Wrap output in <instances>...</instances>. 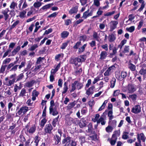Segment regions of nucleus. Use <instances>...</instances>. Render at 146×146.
<instances>
[{"label": "nucleus", "mask_w": 146, "mask_h": 146, "mask_svg": "<svg viewBox=\"0 0 146 146\" xmlns=\"http://www.w3.org/2000/svg\"><path fill=\"white\" fill-rule=\"evenodd\" d=\"M127 41V40L125 39L122 40L120 44L118 45L117 48H120V50H121L122 46L126 43Z\"/></svg>", "instance_id": "f704fd0d"}, {"label": "nucleus", "mask_w": 146, "mask_h": 146, "mask_svg": "<svg viewBox=\"0 0 146 146\" xmlns=\"http://www.w3.org/2000/svg\"><path fill=\"white\" fill-rule=\"evenodd\" d=\"M54 5L53 3H51L46 5L43 6L40 9V10H46L50 8L52 6Z\"/></svg>", "instance_id": "4be33fe9"}, {"label": "nucleus", "mask_w": 146, "mask_h": 146, "mask_svg": "<svg viewBox=\"0 0 146 146\" xmlns=\"http://www.w3.org/2000/svg\"><path fill=\"white\" fill-rule=\"evenodd\" d=\"M141 108L140 105H137L133 108L131 111L133 113H137L141 112Z\"/></svg>", "instance_id": "4468645a"}, {"label": "nucleus", "mask_w": 146, "mask_h": 146, "mask_svg": "<svg viewBox=\"0 0 146 146\" xmlns=\"http://www.w3.org/2000/svg\"><path fill=\"white\" fill-rule=\"evenodd\" d=\"M88 127V132L92 133V130H93V127L92 125V123H90L87 125Z\"/></svg>", "instance_id": "4c0bfd02"}, {"label": "nucleus", "mask_w": 146, "mask_h": 146, "mask_svg": "<svg viewBox=\"0 0 146 146\" xmlns=\"http://www.w3.org/2000/svg\"><path fill=\"white\" fill-rule=\"evenodd\" d=\"M33 102L31 100V99H29L27 100V101L26 102V104L29 106H32V104H33Z\"/></svg>", "instance_id": "6e6d98bb"}, {"label": "nucleus", "mask_w": 146, "mask_h": 146, "mask_svg": "<svg viewBox=\"0 0 146 146\" xmlns=\"http://www.w3.org/2000/svg\"><path fill=\"white\" fill-rule=\"evenodd\" d=\"M64 25L66 26H68L70 24L72 23V19H68L64 20Z\"/></svg>", "instance_id": "864d4df0"}, {"label": "nucleus", "mask_w": 146, "mask_h": 146, "mask_svg": "<svg viewBox=\"0 0 146 146\" xmlns=\"http://www.w3.org/2000/svg\"><path fill=\"white\" fill-rule=\"evenodd\" d=\"M52 129L53 127L50 123L46 124L44 127V132L46 133L51 134L52 133Z\"/></svg>", "instance_id": "9d476101"}, {"label": "nucleus", "mask_w": 146, "mask_h": 146, "mask_svg": "<svg viewBox=\"0 0 146 146\" xmlns=\"http://www.w3.org/2000/svg\"><path fill=\"white\" fill-rule=\"evenodd\" d=\"M116 82V79L115 78H112V80L110 81V87L111 88H113L114 87L115 85V83Z\"/></svg>", "instance_id": "a19ab883"}, {"label": "nucleus", "mask_w": 146, "mask_h": 146, "mask_svg": "<svg viewBox=\"0 0 146 146\" xmlns=\"http://www.w3.org/2000/svg\"><path fill=\"white\" fill-rule=\"evenodd\" d=\"M36 129V127L35 125H31L29 129L28 130V131L29 133L31 134H33L34 133Z\"/></svg>", "instance_id": "5701e85b"}, {"label": "nucleus", "mask_w": 146, "mask_h": 146, "mask_svg": "<svg viewBox=\"0 0 146 146\" xmlns=\"http://www.w3.org/2000/svg\"><path fill=\"white\" fill-rule=\"evenodd\" d=\"M50 106L49 108V113L53 116L58 115V112L57 110L58 106L55 105L54 100H51L50 102Z\"/></svg>", "instance_id": "7ed1b4c3"}, {"label": "nucleus", "mask_w": 146, "mask_h": 146, "mask_svg": "<svg viewBox=\"0 0 146 146\" xmlns=\"http://www.w3.org/2000/svg\"><path fill=\"white\" fill-rule=\"evenodd\" d=\"M69 34V33L66 31H63L61 34V37L63 38L67 37Z\"/></svg>", "instance_id": "b1692460"}, {"label": "nucleus", "mask_w": 146, "mask_h": 146, "mask_svg": "<svg viewBox=\"0 0 146 146\" xmlns=\"http://www.w3.org/2000/svg\"><path fill=\"white\" fill-rule=\"evenodd\" d=\"M59 117V115H58L57 117L53 119V121L52 122V124L54 127H55L56 126L57 124V122L58 121V119Z\"/></svg>", "instance_id": "e433bc0d"}, {"label": "nucleus", "mask_w": 146, "mask_h": 146, "mask_svg": "<svg viewBox=\"0 0 146 146\" xmlns=\"http://www.w3.org/2000/svg\"><path fill=\"white\" fill-rule=\"evenodd\" d=\"M87 39V36L86 35H83L80 37L79 41L82 40L83 42L85 41Z\"/></svg>", "instance_id": "09e8293b"}, {"label": "nucleus", "mask_w": 146, "mask_h": 146, "mask_svg": "<svg viewBox=\"0 0 146 146\" xmlns=\"http://www.w3.org/2000/svg\"><path fill=\"white\" fill-rule=\"evenodd\" d=\"M87 45V43L84 44L82 46L78 48V52L79 53H81L83 52L85 50V48Z\"/></svg>", "instance_id": "c85d7f7f"}, {"label": "nucleus", "mask_w": 146, "mask_h": 146, "mask_svg": "<svg viewBox=\"0 0 146 146\" xmlns=\"http://www.w3.org/2000/svg\"><path fill=\"white\" fill-rule=\"evenodd\" d=\"M116 37L114 34L112 33L108 37V40L110 42H112L116 39Z\"/></svg>", "instance_id": "412c9836"}, {"label": "nucleus", "mask_w": 146, "mask_h": 146, "mask_svg": "<svg viewBox=\"0 0 146 146\" xmlns=\"http://www.w3.org/2000/svg\"><path fill=\"white\" fill-rule=\"evenodd\" d=\"M134 86L128 84V92L132 93L135 91Z\"/></svg>", "instance_id": "c756f323"}, {"label": "nucleus", "mask_w": 146, "mask_h": 146, "mask_svg": "<svg viewBox=\"0 0 146 146\" xmlns=\"http://www.w3.org/2000/svg\"><path fill=\"white\" fill-rule=\"evenodd\" d=\"M58 14V13L57 12H54L50 15H49L48 16V18H50L51 17H55Z\"/></svg>", "instance_id": "4d7b16f0"}, {"label": "nucleus", "mask_w": 146, "mask_h": 146, "mask_svg": "<svg viewBox=\"0 0 146 146\" xmlns=\"http://www.w3.org/2000/svg\"><path fill=\"white\" fill-rule=\"evenodd\" d=\"M43 117L44 118L41 120L40 123V127L42 128L44 127L47 121V120L46 119V117Z\"/></svg>", "instance_id": "72a5a7b5"}, {"label": "nucleus", "mask_w": 146, "mask_h": 146, "mask_svg": "<svg viewBox=\"0 0 146 146\" xmlns=\"http://www.w3.org/2000/svg\"><path fill=\"white\" fill-rule=\"evenodd\" d=\"M107 55V52L106 51H102L100 55V59L103 60L105 59Z\"/></svg>", "instance_id": "a878e982"}, {"label": "nucleus", "mask_w": 146, "mask_h": 146, "mask_svg": "<svg viewBox=\"0 0 146 146\" xmlns=\"http://www.w3.org/2000/svg\"><path fill=\"white\" fill-rule=\"evenodd\" d=\"M24 77V75L23 73H21L17 76L16 74H13L10 76L9 78L11 80L9 81L6 85L8 86H11L15 82L21 80Z\"/></svg>", "instance_id": "f257e3e1"}, {"label": "nucleus", "mask_w": 146, "mask_h": 146, "mask_svg": "<svg viewBox=\"0 0 146 146\" xmlns=\"http://www.w3.org/2000/svg\"><path fill=\"white\" fill-rule=\"evenodd\" d=\"M20 23V21L19 20H17L9 28L10 31L12 30L13 29L15 28Z\"/></svg>", "instance_id": "bb28decb"}, {"label": "nucleus", "mask_w": 146, "mask_h": 146, "mask_svg": "<svg viewBox=\"0 0 146 146\" xmlns=\"http://www.w3.org/2000/svg\"><path fill=\"white\" fill-rule=\"evenodd\" d=\"M81 44V42L78 41L73 46V48L75 49H78L79 47Z\"/></svg>", "instance_id": "49530a36"}, {"label": "nucleus", "mask_w": 146, "mask_h": 146, "mask_svg": "<svg viewBox=\"0 0 146 146\" xmlns=\"http://www.w3.org/2000/svg\"><path fill=\"white\" fill-rule=\"evenodd\" d=\"M16 105L14 104L12 102H10L8 104V111L9 112L10 110L11 111H12L15 110Z\"/></svg>", "instance_id": "dca6fc26"}, {"label": "nucleus", "mask_w": 146, "mask_h": 146, "mask_svg": "<svg viewBox=\"0 0 146 146\" xmlns=\"http://www.w3.org/2000/svg\"><path fill=\"white\" fill-rule=\"evenodd\" d=\"M42 5V3L40 1L35 2L33 4L34 7L35 8H38Z\"/></svg>", "instance_id": "79ce46f5"}, {"label": "nucleus", "mask_w": 146, "mask_h": 146, "mask_svg": "<svg viewBox=\"0 0 146 146\" xmlns=\"http://www.w3.org/2000/svg\"><path fill=\"white\" fill-rule=\"evenodd\" d=\"M99 0H94V4L96 7H99L100 5Z\"/></svg>", "instance_id": "69168bd1"}, {"label": "nucleus", "mask_w": 146, "mask_h": 146, "mask_svg": "<svg viewBox=\"0 0 146 146\" xmlns=\"http://www.w3.org/2000/svg\"><path fill=\"white\" fill-rule=\"evenodd\" d=\"M29 108L26 106L21 107L19 110L16 113V117H19V115L23 113V114H25L29 110Z\"/></svg>", "instance_id": "423d86ee"}, {"label": "nucleus", "mask_w": 146, "mask_h": 146, "mask_svg": "<svg viewBox=\"0 0 146 146\" xmlns=\"http://www.w3.org/2000/svg\"><path fill=\"white\" fill-rule=\"evenodd\" d=\"M109 47L110 50H112V52L110 54L109 57L110 58H112L113 56L115 55L117 53V48L115 47H113V44H110Z\"/></svg>", "instance_id": "1a4fd4ad"}, {"label": "nucleus", "mask_w": 146, "mask_h": 146, "mask_svg": "<svg viewBox=\"0 0 146 146\" xmlns=\"http://www.w3.org/2000/svg\"><path fill=\"white\" fill-rule=\"evenodd\" d=\"M66 135H64L63 136L64 138L62 141V144H65L64 146H76L77 143L75 141L72 139L71 137L68 136L66 137Z\"/></svg>", "instance_id": "f03ea898"}, {"label": "nucleus", "mask_w": 146, "mask_h": 146, "mask_svg": "<svg viewBox=\"0 0 146 146\" xmlns=\"http://www.w3.org/2000/svg\"><path fill=\"white\" fill-rule=\"evenodd\" d=\"M62 55L63 56V54H58L57 55H56L55 57V60L57 61H58L60 60V58L61 57Z\"/></svg>", "instance_id": "e2e57ef3"}, {"label": "nucleus", "mask_w": 146, "mask_h": 146, "mask_svg": "<svg viewBox=\"0 0 146 146\" xmlns=\"http://www.w3.org/2000/svg\"><path fill=\"white\" fill-rule=\"evenodd\" d=\"M95 88V86L94 85L91 86L86 90V94L88 96L94 93V90Z\"/></svg>", "instance_id": "2eb2a0df"}, {"label": "nucleus", "mask_w": 146, "mask_h": 146, "mask_svg": "<svg viewBox=\"0 0 146 146\" xmlns=\"http://www.w3.org/2000/svg\"><path fill=\"white\" fill-rule=\"evenodd\" d=\"M93 38L95 39L96 41H99V39L100 38L98 35V33L95 31L93 32Z\"/></svg>", "instance_id": "473e14b6"}, {"label": "nucleus", "mask_w": 146, "mask_h": 146, "mask_svg": "<svg viewBox=\"0 0 146 146\" xmlns=\"http://www.w3.org/2000/svg\"><path fill=\"white\" fill-rule=\"evenodd\" d=\"M100 115L99 114H97L95 116L94 118H93L92 120L94 122H96L97 121V120L98 119Z\"/></svg>", "instance_id": "bf43d9fd"}, {"label": "nucleus", "mask_w": 146, "mask_h": 146, "mask_svg": "<svg viewBox=\"0 0 146 146\" xmlns=\"http://www.w3.org/2000/svg\"><path fill=\"white\" fill-rule=\"evenodd\" d=\"M137 139H140V141H141L142 143L143 146H146L145 144V138L144 134L143 133H141L140 134L138 133L137 135Z\"/></svg>", "instance_id": "0eeeda50"}, {"label": "nucleus", "mask_w": 146, "mask_h": 146, "mask_svg": "<svg viewBox=\"0 0 146 146\" xmlns=\"http://www.w3.org/2000/svg\"><path fill=\"white\" fill-rule=\"evenodd\" d=\"M115 67L114 65H113L109 67L106 71L104 73V74L105 76H108L111 70L115 69Z\"/></svg>", "instance_id": "a211bd4d"}, {"label": "nucleus", "mask_w": 146, "mask_h": 146, "mask_svg": "<svg viewBox=\"0 0 146 146\" xmlns=\"http://www.w3.org/2000/svg\"><path fill=\"white\" fill-rule=\"evenodd\" d=\"M74 119L71 117L66 118L65 121L67 125H70L74 123Z\"/></svg>", "instance_id": "aec40b11"}, {"label": "nucleus", "mask_w": 146, "mask_h": 146, "mask_svg": "<svg viewBox=\"0 0 146 146\" xmlns=\"http://www.w3.org/2000/svg\"><path fill=\"white\" fill-rule=\"evenodd\" d=\"M40 137L38 135L36 136L34 138L33 141L31 144V146H38Z\"/></svg>", "instance_id": "6e6552de"}, {"label": "nucleus", "mask_w": 146, "mask_h": 146, "mask_svg": "<svg viewBox=\"0 0 146 146\" xmlns=\"http://www.w3.org/2000/svg\"><path fill=\"white\" fill-rule=\"evenodd\" d=\"M129 97L131 98L133 101H135L137 99V96L136 94H133L129 95Z\"/></svg>", "instance_id": "c03bdc74"}, {"label": "nucleus", "mask_w": 146, "mask_h": 146, "mask_svg": "<svg viewBox=\"0 0 146 146\" xmlns=\"http://www.w3.org/2000/svg\"><path fill=\"white\" fill-rule=\"evenodd\" d=\"M17 3H15L14 1H13L11 3L10 6V7L11 9H14L15 7H17Z\"/></svg>", "instance_id": "8fccbe9b"}, {"label": "nucleus", "mask_w": 146, "mask_h": 146, "mask_svg": "<svg viewBox=\"0 0 146 146\" xmlns=\"http://www.w3.org/2000/svg\"><path fill=\"white\" fill-rule=\"evenodd\" d=\"M68 83L67 82H65L64 84L63 91L62 92V94L66 93L68 89Z\"/></svg>", "instance_id": "cd10ccee"}, {"label": "nucleus", "mask_w": 146, "mask_h": 146, "mask_svg": "<svg viewBox=\"0 0 146 146\" xmlns=\"http://www.w3.org/2000/svg\"><path fill=\"white\" fill-rule=\"evenodd\" d=\"M76 102L75 101H74L73 102L70 103L67 106V108L68 110H70L73 107H74L76 104Z\"/></svg>", "instance_id": "7c9ffc66"}, {"label": "nucleus", "mask_w": 146, "mask_h": 146, "mask_svg": "<svg viewBox=\"0 0 146 146\" xmlns=\"http://www.w3.org/2000/svg\"><path fill=\"white\" fill-rule=\"evenodd\" d=\"M11 59L10 58H6L3 60V62L2 65H4L9 63L11 61Z\"/></svg>", "instance_id": "603ef678"}, {"label": "nucleus", "mask_w": 146, "mask_h": 146, "mask_svg": "<svg viewBox=\"0 0 146 146\" xmlns=\"http://www.w3.org/2000/svg\"><path fill=\"white\" fill-rule=\"evenodd\" d=\"M138 1L140 3H141V7L138 9V11L141 12L144 8L145 6V3L143 0H138Z\"/></svg>", "instance_id": "393cba45"}, {"label": "nucleus", "mask_w": 146, "mask_h": 146, "mask_svg": "<svg viewBox=\"0 0 146 146\" xmlns=\"http://www.w3.org/2000/svg\"><path fill=\"white\" fill-rule=\"evenodd\" d=\"M81 60L79 57L76 58H71L69 60V62L72 64H74L75 66L78 65V63L81 62Z\"/></svg>", "instance_id": "9b49d317"}, {"label": "nucleus", "mask_w": 146, "mask_h": 146, "mask_svg": "<svg viewBox=\"0 0 146 146\" xmlns=\"http://www.w3.org/2000/svg\"><path fill=\"white\" fill-rule=\"evenodd\" d=\"M9 11V8H6L5 10L3 11L1 13L3 14L4 17V19L5 21H6L8 18L9 15L8 14V13Z\"/></svg>", "instance_id": "6ab92c4d"}, {"label": "nucleus", "mask_w": 146, "mask_h": 146, "mask_svg": "<svg viewBox=\"0 0 146 146\" xmlns=\"http://www.w3.org/2000/svg\"><path fill=\"white\" fill-rule=\"evenodd\" d=\"M89 11V9H88L87 11L84 12L83 13L82 17L83 18L85 19H87V18L89 17L88 14Z\"/></svg>", "instance_id": "de8ad7c7"}, {"label": "nucleus", "mask_w": 146, "mask_h": 146, "mask_svg": "<svg viewBox=\"0 0 146 146\" xmlns=\"http://www.w3.org/2000/svg\"><path fill=\"white\" fill-rule=\"evenodd\" d=\"M7 66L6 65H2L0 68V74H4L6 68Z\"/></svg>", "instance_id": "58836bf2"}, {"label": "nucleus", "mask_w": 146, "mask_h": 146, "mask_svg": "<svg viewBox=\"0 0 146 146\" xmlns=\"http://www.w3.org/2000/svg\"><path fill=\"white\" fill-rule=\"evenodd\" d=\"M68 43V42H66L63 43L60 48L62 49H65L66 47L67 46Z\"/></svg>", "instance_id": "338daca9"}, {"label": "nucleus", "mask_w": 146, "mask_h": 146, "mask_svg": "<svg viewBox=\"0 0 146 146\" xmlns=\"http://www.w3.org/2000/svg\"><path fill=\"white\" fill-rule=\"evenodd\" d=\"M118 21H111L110 23V32H112L117 27V25L118 24Z\"/></svg>", "instance_id": "f8f14e48"}, {"label": "nucleus", "mask_w": 146, "mask_h": 146, "mask_svg": "<svg viewBox=\"0 0 146 146\" xmlns=\"http://www.w3.org/2000/svg\"><path fill=\"white\" fill-rule=\"evenodd\" d=\"M138 142L135 143V146H143L142 143L141 141H140V139H138Z\"/></svg>", "instance_id": "774afa93"}, {"label": "nucleus", "mask_w": 146, "mask_h": 146, "mask_svg": "<svg viewBox=\"0 0 146 146\" xmlns=\"http://www.w3.org/2000/svg\"><path fill=\"white\" fill-rule=\"evenodd\" d=\"M35 81L32 80L30 82H27L25 84L26 87L28 88H30L33 86V84L34 83Z\"/></svg>", "instance_id": "2f4dec72"}, {"label": "nucleus", "mask_w": 146, "mask_h": 146, "mask_svg": "<svg viewBox=\"0 0 146 146\" xmlns=\"http://www.w3.org/2000/svg\"><path fill=\"white\" fill-rule=\"evenodd\" d=\"M52 28H50L48 29V30H46L44 33L43 34V35H47L49 33L52 32Z\"/></svg>", "instance_id": "5fc2aeb1"}, {"label": "nucleus", "mask_w": 146, "mask_h": 146, "mask_svg": "<svg viewBox=\"0 0 146 146\" xmlns=\"http://www.w3.org/2000/svg\"><path fill=\"white\" fill-rule=\"evenodd\" d=\"M86 55H83L80 56V59L81 60V62H84L86 60Z\"/></svg>", "instance_id": "0e129e2a"}, {"label": "nucleus", "mask_w": 146, "mask_h": 146, "mask_svg": "<svg viewBox=\"0 0 146 146\" xmlns=\"http://www.w3.org/2000/svg\"><path fill=\"white\" fill-rule=\"evenodd\" d=\"M76 85L77 88L78 90L82 89L84 86L83 83L79 82L78 81H75L72 84V89L70 91V93L73 92L76 89Z\"/></svg>", "instance_id": "39448f33"}, {"label": "nucleus", "mask_w": 146, "mask_h": 146, "mask_svg": "<svg viewBox=\"0 0 146 146\" xmlns=\"http://www.w3.org/2000/svg\"><path fill=\"white\" fill-rule=\"evenodd\" d=\"M141 75H145L146 74V68H141L139 72V74Z\"/></svg>", "instance_id": "a18cd8bd"}, {"label": "nucleus", "mask_w": 146, "mask_h": 146, "mask_svg": "<svg viewBox=\"0 0 146 146\" xmlns=\"http://www.w3.org/2000/svg\"><path fill=\"white\" fill-rule=\"evenodd\" d=\"M38 46L37 45V44H35L33 45L32 46H31L29 48V50L30 51H33L35 50L36 48H38Z\"/></svg>", "instance_id": "3c124183"}, {"label": "nucleus", "mask_w": 146, "mask_h": 146, "mask_svg": "<svg viewBox=\"0 0 146 146\" xmlns=\"http://www.w3.org/2000/svg\"><path fill=\"white\" fill-rule=\"evenodd\" d=\"M91 47L92 48L96 46V42L95 40H92L89 43Z\"/></svg>", "instance_id": "052dcab7"}, {"label": "nucleus", "mask_w": 146, "mask_h": 146, "mask_svg": "<svg viewBox=\"0 0 146 146\" xmlns=\"http://www.w3.org/2000/svg\"><path fill=\"white\" fill-rule=\"evenodd\" d=\"M78 6L76 5L72 7L69 11V13L71 15L73 14L76 13L78 11Z\"/></svg>", "instance_id": "f3484780"}, {"label": "nucleus", "mask_w": 146, "mask_h": 146, "mask_svg": "<svg viewBox=\"0 0 146 146\" xmlns=\"http://www.w3.org/2000/svg\"><path fill=\"white\" fill-rule=\"evenodd\" d=\"M26 93V89L25 88H22L19 94V97H23L24 96H26L25 94Z\"/></svg>", "instance_id": "c9c22d12"}, {"label": "nucleus", "mask_w": 146, "mask_h": 146, "mask_svg": "<svg viewBox=\"0 0 146 146\" xmlns=\"http://www.w3.org/2000/svg\"><path fill=\"white\" fill-rule=\"evenodd\" d=\"M115 11H113L111 12H108L107 13L104 14V15L106 17H108L113 15L115 13Z\"/></svg>", "instance_id": "680f3d73"}, {"label": "nucleus", "mask_w": 146, "mask_h": 146, "mask_svg": "<svg viewBox=\"0 0 146 146\" xmlns=\"http://www.w3.org/2000/svg\"><path fill=\"white\" fill-rule=\"evenodd\" d=\"M26 10L27 9H25L23 10V11L20 12L19 16L21 18L25 17V15L27 13Z\"/></svg>", "instance_id": "ea45409f"}, {"label": "nucleus", "mask_w": 146, "mask_h": 146, "mask_svg": "<svg viewBox=\"0 0 146 146\" xmlns=\"http://www.w3.org/2000/svg\"><path fill=\"white\" fill-rule=\"evenodd\" d=\"M62 132L61 129H58V132L56 133L54 135L53 140L54 141V144L57 145H60L61 144V140Z\"/></svg>", "instance_id": "20e7f679"}, {"label": "nucleus", "mask_w": 146, "mask_h": 146, "mask_svg": "<svg viewBox=\"0 0 146 146\" xmlns=\"http://www.w3.org/2000/svg\"><path fill=\"white\" fill-rule=\"evenodd\" d=\"M78 121H79L78 125L81 128L86 127L88 123L86 120L84 118H82L80 121L78 120Z\"/></svg>", "instance_id": "ddd939ff"}, {"label": "nucleus", "mask_w": 146, "mask_h": 146, "mask_svg": "<svg viewBox=\"0 0 146 146\" xmlns=\"http://www.w3.org/2000/svg\"><path fill=\"white\" fill-rule=\"evenodd\" d=\"M128 68H129L131 71H134L135 70L136 67L134 65L131 63H130L129 64Z\"/></svg>", "instance_id": "37998d69"}, {"label": "nucleus", "mask_w": 146, "mask_h": 146, "mask_svg": "<svg viewBox=\"0 0 146 146\" xmlns=\"http://www.w3.org/2000/svg\"><path fill=\"white\" fill-rule=\"evenodd\" d=\"M128 132L124 131L123 132L122 138L124 139H126L128 138Z\"/></svg>", "instance_id": "13d9d810"}]
</instances>
